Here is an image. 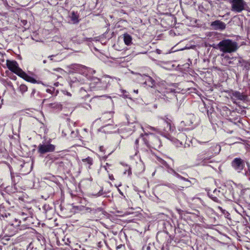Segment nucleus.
<instances>
[{"instance_id":"f257e3e1","label":"nucleus","mask_w":250,"mask_h":250,"mask_svg":"<svg viewBox=\"0 0 250 250\" xmlns=\"http://www.w3.org/2000/svg\"><path fill=\"white\" fill-rule=\"evenodd\" d=\"M150 129L162 134H167L173 131L175 127L172 126V121L168 118H159L156 127H150Z\"/></svg>"},{"instance_id":"f03ea898","label":"nucleus","mask_w":250,"mask_h":250,"mask_svg":"<svg viewBox=\"0 0 250 250\" xmlns=\"http://www.w3.org/2000/svg\"><path fill=\"white\" fill-rule=\"evenodd\" d=\"M224 53H231L236 52L238 48V43L230 39H224L220 41L215 47Z\"/></svg>"},{"instance_id":"7ed1b4c3","label":"nucleus","mask_w":250,"mask_h":250,"mask_svg":"<svg viewBox=\"0 0 250 250\" xmlns=\"http://www.w3.org/2000/svg\"><path fill=\"white\" fill-rule=\"evenodd\" d=\"M109 83V77L105 76L102 79L93 78L90 83L91 90H105Z\"/></svg>"},{"instance_id":"20e7f679","label":"nucleus","mask_w":250,"mask_h":250,"mask_svg":"<svg viewBox=\"0 0 250 250\" xmlns=\"http://www.w3.org/2000/svg\"><path fill=\"white\" fill-rule=\"evenodd\" d=\"M196 117L194 114H189L187 115L184 120L180 123L179 130L183 131L194 128L196 126Z\"/></svg>"},{"instance_id":"39448f33","label":"nucleus","mask_w":250,"mask_h":250,"mask_svg":"<svg viewBox=\"0 0 250 250\" xmlns=\"http://www.w3.org/2000/svg\"><path fill=\"white\" fill-rule=\"evenodd\" d=\"M231 10L236 13H240L248 7L247 2L244 0H230Z\"/></svg>"},{"instance_id":"423d86ee","label":"nucleus","mask_w":250,"mask_h":250,"mask_svg":"<svg viewBox=\"0 0 250 250\" xmlns=\"http://www.w3.org/2000/svg\"><path fill=\"white\" fill-rule=\"evenodd\" d=\"M146 145L150 147L155 149H158L161 146V142L160 140L156 136L151 135L147 136V138H144Z\"/></svg>"},{"instance_id":"0eeeda50","label":"nucleus","mask_w":250,"mask_h":250,"mask_svg":"<svg viewBox=\"0 0 250 250\" xmlns=\"http://www.w3.org/2000/svg\"><path fill=\"white\" fill-rule=\"evenodd\" d=\"M6 65L8 68L12 72L21 77L24 71L19 67L18 62L16 61L7 60Z\"/></svg>"},{"instance_id":"6e6552de","label":"nucleus","mask_w":250,"mask_h":250,"mask_svg":"<svg viewBox=\"0 0 250 250\" xmlns=\"http://www.w3.org/2000/svg\"><path fill=\"white\" fill-rule=\"evenodd\" d=\"M231 166L235 171L240 173L245 167V162L240 158H235L232 161Z\"/></svg>"},{"instance_id":"1a4fd4ad","label":"nucleus","mask_w":250,"mask_h":250,"mask_svg":"<svg viewBox=\"0 0 250 250\" xmlns=\"http://www.w3.org/2000/svg\"><path fill=\"white\" fill-rule=\"evenodd\" d=\"M55 149V146L49 143L40 144L38 147V152L41 154L53 152Z\"/></svg>"},{"instance_id":"9d476101","label":"nucleus","mask_w":250,"mask_h":250,"mask_svg":"<svg viewBox=\"0 0 250 250\" xmlns=\"http://www.w3.org/2000/svg\"><path fill=\"white\" fill-rule=\"evenodd\" d=\"M212 157V154L209 153L208 149L198 155V159L201 161V164L203 165H206L208 161Z\"/></svg>"},{"instance_id":"9b49d317","label":"nucleus","mask_w":250,"mask_h":250,"mask_svg":"<svg viewBox=\"0 0 250 250\" xmlns=\"http://www.w3.org/2000/svg\"><path fill=\"white\" fill-rule=\"evenodd\" d=\"M212 29L216 30H223L226 28V24L219 20H216L210 23Z\"/></svg>"},{"instance_id":"f8f14e48","label":"nucleus","mask_w":250,"mask_h":250,"mask_svg":"<svg viewBox=\"0 0 250 250\" xmlns=\"http://www.w3.org/2000/svg\"><path fill=\"white\" fill-rule=\"evenodd\" d=\"M139 77L141 79H143L144 80L143 84L147 85L150 87H153L154 86L155 81L151 77L147 75H145L140 76Z\"/></svg>"},{"instance_id":"ddd939ff","label":"nucleus","mask_w":250,"mask_h":250,"mask_svg":"<svg viewBox=\"0 0 250 250\" xmlns=\"http://www.w3.org/2000/svg\"><path fill=\"white\" fill-rule=\"evenodd\" d=\"M247 96L239 91H233L232 93V100H239L241 101H246L247 99Z\"/></svg>"},{"instance_id":"4468645a","label":"nucleus","mask_w":250,"mask_h":250,"mask_svg":"<svg viewBox=\"0 0 250 250\" xmlns=\"http://www.w3.org/2000/svg\"><path fill=\"white\" fill-rule=\"evenodd\" d=\"M208 151L209 152V153L212 154V156L213 157L219 154L220 152L221 146L217 144H213L208 149Z\"/></svg>"},{"instance_id":"2eb2a0df","label":"nucleus","mask_w":250,"mask_h":250,"mask_svg":"<svg viewBox=\"0 0 250 250\" xmlns=\"http://www.w3.org/2000/svg\"><path fill=\"white\" fill-rule=\"evenodd\" d=\"M29 248L33 250H42V245L39 240L33 241L29 245Z\"/></svg>"},{"instance_id":"dca6fc26","label":"nucleus","mask_w":250,"mask_h":250,"mask_svg":"<svg viewBox=\"0 0 250 250\" xmlns=\"http://www.w3.org/2000/svg\"><path fill=\"white\" fill-rule=\"evenodd\" d=\"M21 78H22L25 81L33 83H41V82L37 81L34 78L28 75L25 72L23 74H22V75L21 76Z\"/></svg>"},{"instance_id":"f3484780","label":"nucleus","mask_w":250,"mask_h":250,"mask_svg":"<svg viewBox=\"0 0 250 250\" xmlns=\"http://www.w3.org/2000/svg\"><path fill=\"white\" fill-rule=\"evenodd\" d=\"M82 162L83 163L84 165L89 169L91 168V166L93 164V160L90 157H87L86 158L83 159Z\"/></svg>"},{"instance_id":"a211bd4d","label":"nucleus","mask_w":250,"mask_h":250,"mask_svg":"<svg viewBox=\"0 0 250 250\" xmlns=\"http://www.w3.org/2000/svg\"><path fill=\"white\" fill-rule=\"evenodd\" d=\"M166 102L169 101V100H175L176 99L175 94L173 92H170L165 95L163 98Z\"/></svg>"},{"instance_id":"6ab92c4d","label":"nucleus","mask_w":250,"mask_h":250,"mask_svg":"<svg viewBox=\"0 0 250 250\" xmlns=\"http://www.w3.org/2000/svg\"><path fill=\"white\" fill-rule=\"evenodd\" d=\"M124 41L126 45H129L132 43V37L128 34H125L124 35Z\"/></svg>"},{"instance_id":"aec40b11","label":"nucleus","mask_w":250,"mask_h":250,"mask_svg":"<svg viewBox=\"0 0 250 250\" xmlns=\"http://www.w3.org/2000/svg\"><path fill=\"white\" fill-rule=\"evenodd\" d=\"M67 160L63 158H61L56 162L60 168H64L65 167V164H67Z\"/></svg>"},{"instance_id":"412c9836","label":"nucleus","mask_w":250,"mask_h":250,"mask_svg":"<svg viewBox=\"0 0 250 250\" xmlns=\"http://www.w3.org/2000/svg\"><path fill=\"white\" fill-rule=\"evenodd\" d=\"M86 210L88 212H91V213H94V214L103 211V208H86Z\"/></svg>"},{"instance_id":"4be33fe9","label":"nucleus","mask_w":250,"mask_h":250,"mask_svg":"<svg viewBox=\"0 0 250 250\" xmlns=\"http://www.w3.org/2000/svg\"><path fill=\"white\" fill-rule=\"evenodd\" d=\"M71 20L74 22H78L79 21L78 18L79 16L77 13H75L74 11H72L71 13Z\"/></svg>"},{"instance_id":"5701e85b","label":"nucleus","mask_w":250,"mask_h":250,"mask_svg":"<svg viewBox=\"0 0 250 250\" xmlns=\"http://www.w3.org/2000/svg\"><path fill=\"white\" fill-rule=\"evenodd\" d=\"M27 86L23 84H21L19 87V90L21 93H24L27 91Z\"/></svg>"},{"instance_id":"b1692460","label":"nucleus","mask_w":250,"mask_h":250,"mask_svg":"<svg viewBox=\"0 0 250 250\" xmlns=\"http://www.w3.org/2000/svg\"><path fill=\"white\" fill-rule=\"evenodd\" d=\"M167 171L168 173L172 174L173 175H174L177 178L179 177L180 175L175 170H174L172 168H170V167L168 168Z\"/></svg>"},{"instance_id":"393cba45","label":"nucleus","mask_w":250,"mask_h":250,"mask_svg":"<svg viewBox=\"0 0 250 250\" xmlns=\"http://www.w3.org/2000/svg\"><path fill=\"white\" fill-rule=\"evenodd\" d=\"M158 161L160 163H161L162 165L165 166L167 168H168L169 167L168 165L167 164V163L163 159L161 158H158Z\"/></svg>"},{"instance_id":"a878e982","label":"nucleus","mask_w":250,"mask_h":250,"mask_svg":"<svg viewBox=\"0 0 250 250\" xmlns=\"http://www.w3.org/2000/svg\"><path fill=\"white\" fill-rule=\"evenodd\" d=\"M60 104L55 103L48 104V106L52 108H58L60 107Z\"/></svg>"},{"instance_id":"bb28decb","label":"nucleus","mask_w":250,"mask_h":250,"mask_svg":"<svg viewBox=\"0 0 250 250\" xmlns=\"http://www.w3.org/2000/svg\"><path fill=\"white\" fill-rule=\"evenodd\" d=\"M85 67L83 65L78 64H75L73 65L72 68L73 69H80V68H84Z\"/></svg>"},{"instance_id":"cd10ccee","label":"nucleus","mask_w":250,"mask_h":250,"mask_svg":"<svg viewBox=\"0 0 250 250\" xmlns=\"http://www.w3.org/2000/svg\"><path fill=\"white\" fill-rule=\"evenodd\" d=\"M135 154L136 155L137 154V152H138V145H139V139H136L135 140Z\"/></svg>"},{"instance_id":"c85d7f7f","label":"nucleus","mask_w":250,"mask_h":250,"mask_svg":"<svg viewBox=\"0 0 250 250\" xmlns=\"http://www.w3.org/2000/svg\"><path fill=\"white\" fill-rule=\"evenodd\" d=\"M145 75H146L138 74L137 77V80L138 82L143 84V82H144V80L143 79H141L139 77Z\"/></svg>"},{"instance_id":"c756f323","label":"nucleus","mask_w":250,"mask_h":250,"mask_svg":"<svg viewBox=\"0 0 250 250\" xmlns=\"http://www.w3.org/2000/svg\"><path fill=\"white\" fill-rule=\"evenodd\" d=\"M54 90H55V88L54 87H51L50 88L46 89V91L47 93L52 94L53 93V92L54 91Z\"/></svg>"},{"instance_id":"7c9ffc66","label":"nucleus","mask_w":250,"mask_h":250,"mask_svg":"<svg viewBox=\"0 0 250 250\" xmlns=\"http://www.w3.org/2000/svg\"><path fill=\"white\" fill-rule=\"evenodd\" d=\"M178 178L182 180H184L185 181H187V182H189L190 184L191 183L190 181L189 180H188V179L182 176L181 175H179V177H178Z\"/></svg>"},{"instance_id":"2f4dec72","label":"nucleus","mask_w":250,"mask_h":250,"mask_svg":"<svg viewBox=\"0 0 250 250\" xmlns=\"http://www.w3.org/2000/svg\"><path fill=\"white\" fill-rule=\"evenodd\" d=\"M21 215L23 216V219L24 220H26L27 218H28V217H27V214L25 213V212H21Z\"/></svg>"},{"instance_id":"473e14b6","label":"nucleus","mask_w":250,"mask_h":250,"mask_svg":"<svg viewBox=\"0 0 250 250\" xmlns=\"http://www.w3.org/2000/svg\"><path fill=\"white\" fill-rule=\"evenodd\" d=\"M126 172H127L128 173V175L129 176L131 175V168L130 167L128 168V170H126L124 172V174H125Z\"/></svg>"},{"instance_id":"72a5a7b5","label":"nucleus","mask_w":250,"mask_h":250,"mask_svg":"<svg viewBox=\"0 0 250 250\" xmlns=\"http://www.w3.org/2000/svg\"><path fill=\"white\" fill-rule=\"evenodd\" d=\"M92 40L91 38H84L82 40V41H91Z\"/></svg>"},{"instance_id":"f704fd0d","label":"nucleus","mask_w":250,"mask_h":250,"mask_svg":"<svg viewBox=\"0 0 250 250\" xmlns=\"http://www.w3.org/2000/svg\"><path fill=\"white\" fill-rule=\"evenodd\" d=\"M212 200H213L214 201H215V202H219V199H218V198L217 197H212Z\"/></svg>"},{"instance_id":"c9c22d12","label":"nucleus","mask_w":250,"mask_h":250,"mask_svg":"<svg viewBox=\"0 0 250 250\" xmlns=\"http://www.w3.org/2000/svg\"><path fill=\"white\" fill-rule=\"evenodd\" d=\"M103 194V190H101L96 195L97 196H101Z\"/></svg>"},{"instance_id":"e433bc0d","label":"nucleus","mask_w":250,"mask_h":250,"mask_svg":"<svg viewBox=\"0 0 250 250\" xmlns=\"http://www.w3.org/2000/svg\"><path fill=\"white\" fill-rule=\"evenodd\" d=\"M109 178L111 180H114V178L112 174H109Z\"/></svg>"},{"instance_id":"4c0bfd02","label":"nucleus","mask_w":250,"mask_h":250,"mask_svg":"<svg viewBox=\"0 0 250 250\" xmlns=\"http://www.w3.org/2000/svg\"><path fill=\"white\" fill-rule=\"evenodd\" d=\"M223 108L225 109V110L228 111H229V113L230 112V110H229L228 107H224Z\"/></svg>"},{"instance_id":"58836bf2","label":"nucleus","mask_w":250,"mask_h":250,"mask_svg":"<svg viewBox=\"0 0 250 250\" xmlns=\"http://www.w3.org/2000/svg\"><path fill=\"white\" fill-rule=\"evenodd\" d=\"M54 55H51L48 57V58L50 59V60H53V58L54 57Z\"/></svg>"},{"instance_id":"ea45409f","label":"nucleus","mask_w":250,"mask_h":250,"mask_svg":"<svg viewBox=\"0 0 250 250\" xmlns=\"http://www.w3.org/2000/svg\"><path fill=\"white\" fill-rule=\"evenodd\" d=\"M156 51L158 54H160L161 52V51L158 49H156Z\"/></svg>"},{"instance_id":"a19ab883","label":"nucleus","mask_w":250,"mask_h":250,"mask_svg":"<svg viewBox=\"0 0 250 250\" xmlns=\"http://www.w3.org/2000/svg\"><path fill=\"white\" fill-rule=\"evenodd\" d=\"M133 92H135V93H136V94H138V89H137V90H133Z\"/></svg>"},{"instance_id":"79ce46f5","label":"nucleus","mask_w":250,"mask_h":250,"mask_svg":"<svg viewBox=\"0 0 250 250\" xmlns=\"http://www.w3.org/2000/svg\"><path fill=\"white\" fill-rule=\"evenodd\" d=\"M35 90L34 89V90H33L32 92V94H34L35 93Z\"/></svg>"},{"instance_id":"37998d69","label":"nucleus","mask_w":250,"mask_h":250,"mask_svg":"<svg viewBox=\"0 0 250 250\" xmlns=\"http://www.w3.org/2000/svg\"><path fill=\"white\" fill-rule=\"evenodd\" d=\"M46 101H47V100H46V99H44V100H43V103H45V102H46Z\"/></svg>"},{"instance_id":"c03bdc74","label":"nucleus","mask_w":250,"mask_h":250,"mask_svg":"<svg viewBox=\"0 0 250 250\" xmlns=\"http://www.w3.org/2000/svg\"><path fill=\"white\" fill-rule=\"evenodd\" d=\"M204 143H206V142H200V144H204Z\"/></svg>"},{"instance_id":"a18cd8bd","label":"nucleus","mask_w":250,"mask_h":250,"mask_svg":"<svg viewBox=\"0 0 250 250\" xmlns=\"http://www.w3.org/2000/svg\"><path fill=\"white\" fill-rule=\"evenodd\" d=\"M43 62L44 63H45L46 62V60H44V61H43Z\"/></svg>"},{"instance_id":"49530a36","label":"nucleus","mask_w":250,"mask_h":250,"mask_svg":"<svg viewBox=\"0 0 250 250\" xmlns=\"http://www.w3.org/2000/svg\"><path fill=\"white\" fill-rule=\"evenodd\" d=\"M246 175H249V172H248V171H247V172L246 173Z\"/></svg>"},{"instance_id":"de8ad7c7","label":"nucleus","mask_w":250,"mask_h":250,"mask_svg":"<svg viewBox=\"0 0 250 250\" xmlns=\"http://www.w3.org/2000/svg\"><path fill=\"white\" fill-rule=\"evenodd\" d=\"M106 167H108V166H104L105 169H106Z\"/></svg>"},{"instance_id":"09e8293b","label":"nucleus","mask_w":250,"mask_h":250,"mask_svg":"<svg viewBox=\"0 0 250 250\" xmlns=\"http://www.w3.org/2000/svg\"><path fill=\"white\" fill-rule=\"evenodd\" d=\"M16 78V76H14V77H13V79L15 80Z\"/></svg>"},{"instance_id":"8fccbe9b","label":"nucleus","mask_w":250,"mask_h":250,"mask_svg":"<svg viewBox=\"0 0 250 250\" xmlns=\"http://www.w3.org/2000/svg\"><path fill=\"white\" fill-rule=\"evenodd\" d=\"M16 78V76H14V77H13V79L15 80Z\"/></svg>"},{"instance_id":"3c124183","label":"nucleus","mask_w":250,"mask_h":250,"mask_svg":"<svg viewBox=\"0 0 250 250\" xmlns=\"http://www.w3.org/2000/svg\"><path fill=\"white\" fill-rule=\"evenodd\" d=\"M102 147H100V150H103V149H102Z\"/></svg>"},{"instance_id":"603ef678","label":"nucleus","mask_w":250,"mask_h":250,"mask_svg":"<svg viewBox=\"0 0 250 250\" xmlns=\"http://www.w3.org/2000/svg\"><path fill=\"white\" fill-rule=\"evenodd\" d=\"M102 147H100V150H103V149H102Z\"/></svg>"},{"instance_id":"864d4df0","label":"nucleus","mask_w":250,"mask_h":250,"mask_svg":"<svg viewBox=\"0 0 250 250\" xmlns=\"http://www.w3.org/2000/svg\"><path fill=\"white\" fill-rule=\"evenodd\" d=\"M106 166H108V167L109 166V165L107 163H106Z\"/></svg>"}]
</instances>
